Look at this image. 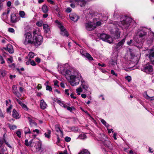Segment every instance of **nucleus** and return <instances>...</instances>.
Returning a JSON list of instances; mask_svg holds the SVG:
<instances>
[{"label":"nucleus","instance_id":"f257e3e1","mask_svg":"<svg viewBox=\"0 0 154 154\" xmlns=\"http://www.w3.org/2000/svg\"><path fill=\"white\" fill-rule=\"evenodd\" d=\"M64 75L72 86H74L78 85L80 81L82 83L81 87L84 89L85 92L88 93V94H91V91L89 90L87 83L83 80L80 74L77 70L74 69H69L66 71Z\"/></svg>","mask_w":154,"mask_h":154},{"label":"nucleus","instance_id":"f03ea898","mask_svg":"<svg viewBox=\"0 0 154 154\" xmlns=\"http://www.w3.org/2000/svg\"><path fill=\"white\" fill-rule=\"evenodd\" d=\"M113 18L115 20L113 23V25H117L118 26L122 28L128 29L131 27L134 22V21L131 18L122 16H120L119 15L116 14L115 13L113 16Z\"/></svg>","mask_w":154,"mask_h":154},{"label":"nucleus","instance_id":"7ed1b4c3","mask_svg":"<svg viewBox=\"0 0 154 154\" xmlns=\"http://www.w3.org/2000/svg\"><path fill=\"white\" fill-rule=\"evenodd\" d=\"M24 39L23 41V43L26 45H32L33 39L32 33L30 32L25 33L24 35Z\"/></svg>","mask_w":154,"mask_h":154},{"label":"nucleus","instance_id":"20e7f679","mask_svg":"<svg viewBox=\"0 0 154 154\" xmlns=\"http://www.w3.org/2000/svg\"><path fill=\"white\" fill-rule=\"evenodd\" d=\"M147 29L146 28H143L141 29H140L138 32L137 35L139 36L140 40H142L141 42L144 41V39L146 37V32Z\"/></svg>","mask_w":154,"mask_h":154},{"label":"nucleus","instance_id":"39448f33","mask_svg":"<svg viewBox=\"0 0 154 154\" xmlns=\"http://www.w3.org/2000/svg\"><path fill=\"white\" fill-rule=\"evenodd\" d=\"M112 36L115 39L119 38L121 32L118 28H115L110 31Z\"/></svg>","mask_w":154,"mask_h":154},{"label":"nucleus","instance_id":"423d86ee","mask_svg":"<svg viewBox=\"0 0 154 154\" xmlns=\"http://www.w3.org/2000/svg\"><path fill=\"white\" fill-rule=\"evenodd\" d=\"M33 40V44L35 46L40 45L43 42V37L40 35H37Z\"/></svg>","mask_w":154,"mask_h":154},{"label":"nucleus","instance_id":"0eeeda50","mask_svg":"<svg viewBox=\"0 0 154 154\" xmlns=\"http://www.w3.org/2000/svg\"><path fill=\"white\" fill-rule=\"evenodd\" d=\"M100 38L102 40L105 41L109 43H111L113 42L112 38L110 37L108 35L105 34H102L100 36Z\"/></svg>","mask_w":154,"mask_h":154},{"label":"nucleus","instance_id":"6e6552de","mask_svg":"<svg viewBox=\"0 0 154 154\" xmlns=\"http://www.w3.org/2000/svg\"><path fill=\"white\" fill-rule=\"evenodd\" d=\"M85 27L88 30L91 31L94 29L96 28V26L95 23L90 22L86 23Z\"/></svg>","mask_w":154,"mask_h":154},{"label":"nucleus","instance_id":"1a4fd4ad","mask_svg":"<svg viewBox=\"0 0 154 154\" xmlns=\"http://www.w3.org/2000/svg\"><path fill=\"white\" fill-rule=\"evenodd\" d=\"M141 69L146 73H149L152 71L153 69L152 65H148L143 67L141 68Z\"/></svg>","mask_w":154,"mask_h":154},{"label":"nucleus","instance_id":"9d476101","mask_svg":"<svg viewBox=\"0 0 154 154\" xmlns=\"http://www.w3.org/2000/svg\"><path fill=\"white\" fill-rule=\"evenodd\" d=\"M58 27L60 30V34L63 36L67 37L69 35V34L63 26L61 24H60Z\"/></svg>","mask_w":154,"mask_h":154},{"label":"nucleus","instance_id":"9b49d317","mask_svg":"<svg viewBox=\"0 0 154 154\" xmlns=\"http://www.w3.org/2000/svg\"><path fill=\"white\" fill-rule=\"evenodd\" d=\"M149 54L147 55L152 63L154 64V49L150 50Z\"/></svg>","mask_w":154,"mask_h":154},{"label":"nucleus","instance_id":"f8f14e48","mask_svg":"<svg viewBox=\"0 0 154 154\" xmlns=\"http://www.w3.org/2000/svg\"><path fill=\"white\" fill-rule=\"evenodd\" d=\"M70 19L74 22H76L79 18V17L75 13H71L69 14Z\"/></svg>","mask_w":154,"mask_h":154},{"label":"nucleus","instance_id":"ddd939ff","mask_svg":"<svg viewBox=\"0 0 154 154\" xmlns=\"http://www.w3.org/2000/svg\"><path fill=\"white\" fill-rule=\"evenodd\" d=\"M125 38H123L122 40L116 44V48L117 49H120L125 43Z\"/></svg>","mask_w":154,"mask_h":154},{"label":"nucleus","instance_id":"4468645a","mask_svg":"<svg viewBox=\"0 0 154 154\" xmlns=\"http://www.w3.org/2000/svg\"><path fill=\"white\" fill-rule=\"evenodd\" d=\"M18 21V19L15 14H12L11 16V21L12 23H15Z\"/></svg>","mask_w":154,"mask_h":154},{"label":"nucleus","instance_id":"2eb2a0df","mask_svg":"<svg viewBox=\"0 0 154 154\" xmlns=\"http://www.w3.org/2000/svg\"><path fill=\"white\" fill-rule=\"evenodd\" d=\"M12 88L13 93L16 95L18 97H20V94L17 91L16 86L15 85H14L13 86Z\"/></svg>","mask_w":154,"mask_h":154},{"label":"nucleus","instance_id":"dca6fc26","mask_svg":"<svg viewBox=\"0 0 154 154\" xmlns=\"http://www.w3.org/2000/svg\"><path fill=\"white\" fill-rule=\"evenodd\" d=\"M4 49L6 50H7L10 53H13L14 52V50L11 44H8L7 45L6 48Z\"/></svg>","mask_w":154,"mask_h":154},{"label":"nucleus","instance_id":"f3484780","mask_svg":"<svg viewBox=\"0 0 154 154\" xmlns=\"http://www.w3.org/2000/svg\"><path fill=\"white\" fill-rule=\"evenodd\" d=\"M74 2H77L78 5L81 7L83 6L86 3L85 0H74Z\"/></svg>","mask_w":154,"mask_h":154},{"label":"nucleus","instance_id":"a211bd4d","mask_svg":"<svg viewBox=\"0 0 154 154\" xmlns=\"http://www.w3.org/2000/svg\"><path fill=\"white\" fill-rule=\"evenodd\" d=\"M12 116L16 119H19L20 118L18 112L15 109H13V110Z\"/></svg>","mask_w":154,"mask_h":154},{"label":"nucleus","instance_id":"6ab92c4d","mask_svg":"<svg viewBox=\"0 0 154 154\" xmlns=\"http://www.w3.org/2000/svg\"><path fill=\"white\" fill-rule=\"evenodd\" d=\"M55 128L56 131L57 132H60V136L61 137H63V131L60 129V125L59 124H57L55 126Z\"/></svg>","mask_w":154,"mask_h":154},{"label":"nucleus","instance_id":"aec40b11","mask_svg":"<svg viewBox=\"0 0 154 154\" xmlns=\"http://www.w3.org/2000/svg\"><path fill=\"white\" fill-rule=\"evenodd\" d=\"M40 105L41 108L42 109H45L47 106L46 103L43 100H40Z\"/></svg>","mask_w":154,"mask_h":154},{"label":"nucleus","instance_id":"412c9836","mask_svg":"<svg viewBox=\"0 0 154 154\" xmlns=\"http://www.w3.org/2000/svg\"><path fill=\"white\" fill-rule=\"evenodd\" d=\"M104 145L106 147L109 149L111 148V144L110 141L108 140H105L103 143Z\"/></svg>","mask_w":154,"mask_h":154},{"label":"nucleus","instance_id":"4be33fe9","mask_svg":"<svg viewBox=\"0 0 154 154\" xmlns=\"http://www.w3.org/2000/svg\"><path fill=\"white\" fill-rule=\"evenodd\" d=\"M82 54V56L86 57L89 60L91 61L93 60V57H91V55L89 53H85V54Z\"/></svg>","mask_w":154,"mask_h":154},{"label":"nucleus","instance_id":"5701e85b","mask_svg":"<svg viewBox=\"0 0 154 154\" xmlns=\"http://www.w3.org/2000/svg\"><path fill=\"white\" fill-rule=\"evenodd\" d=\"M43 28L45 32L46 33H48L50 30V29L48 25L47 24H43Z\"/></svg>","mask_w":154,"mask_h":154},{"label":"nucleus","instance_id":"b1692460","mask_svg":"<svg viewBox=\"0 0 154 154\" xmlns=\"http://www.w3.org/2000/svg\"><path fill=\"white\" fill-rule=\"evenodd\" d=\"M33 139L31 140L29 142L28 140L26 139L25 140V144L27 146H31V144L33 143Z\"/></svg>","mask_w":154,"mask_h":154},{"label":"nucleus","instance_id":"393cba45","mask_svg":"<svg viewBox=\"0 0 154 154\" xmlns=\"http://www.w3.org/2000/svg\"><path fill=\"white\" fill-rule=\"evenodd\" d=\"M42 10L44 13H46L48 11V8L46 5H44L42 7Z\"/></svg>","mask_w":154,"mask_h":154},{"label":"nucleus","instance_id":"a878e982","mask_svg":"<svg viewBox=\"0 0 154 154\" xmlns=\"http://www.w3.org/2000/svg\"><path fill=\"white\" fill-rule=\"evenodd\" d=\"M42 148V143L40 141H39L38 144L36 146V148L38 151H39Z\"/></svg>","mask_w":154,"mask_h":154},{"label":"nucleus","instance_id":"bb28decb","mask_svg":"<svg viewBox=\"0 0 154 154\" xmlns=\"http://www.w3.org/2000/svg\"><path fill=\"white\" fill-rule=\"evenodd\" d=\"M144 97L147 100L150 99L151 100H154V96L152 97H149L146 93L144 94Z\"/></svg>","mask_w":154,"mask_h":154},{"label":"nucleus","instance_id":"cd10ccee","mask_svg":"<svg viewBox=\"0 0 154 154\" xmlns=\"http://www.w3.org/2000/svg\"><path fill=\"white\" fill-rule=\"evenodd\" d=\"M8 126L9 128L11 130H14L15 129L17 128V127L16 125L11 124H8Z\"/></svg>","mask_w":154,"mask_h":154},{"label":"nucleus","instance_id":"c85d7f7f","mask_svg":"<svg viewBox=\"0 0 154 154\" xmlns=\"http://www.w3.org/2000/svg\"><path fill=\"white\" fill-rule=\"evenodd\" d=\"M24 133L25 134H30L31 132L30 131L29 128L28 127H26L24 128Z\"/></svg>","mask_w":154,"mask_h":154},{"label":"nucleus","instance_id":"c756f323","mask_svg":"<svg viewBox=\"0 0 154 154\" xmlns=\"http://www.w3.org/2000/svg\"><path fill=\"white\" fill-rule=\"evenodd\" d=\"M51 133V131L49 130L47 131V133H45L44 134L45 137L48 138H49L50 137V134Z\"/></svg>","mask_w":154,"mask_h":154},{"label":"nucleus","instance_id":"7c9ffc66","mask_svg":"<svg viewBox=\"0 0 154 154\" xmlns=\"http://www.w3.org/2000/svg\"><path fill=\"white\" fill-rule=\"evenodd\" d=\"M79 154H90V152L87 149H83Z\"/></svg>","mask_w":154,"mask_h":154},{"label":"nucleus","instance_id":"2f4dec72","mask_svg":"<svg viewBox=\"0 0 154 154\" xmlns=\"http://www.w3.org/2000/svg\"><path fill=\"white\" fill-rule=\"evenodd\" d=\"M58 103L61 106L63 107L64 108H66V105L64 104L61 101L59 100L58 101Z\"/></svg>","mask_w":154,"mask_h":154},{"label":"nucleus","instance_id":"473e14b6","mask_svg":"<svg viewBox=\"0 0 154 154\" xmlns=\"http://www.w3.org/2000/svg\"><path fill=\"white\" fill-rule=\"evenodd\" d=\"M79 137L80 139H86L87 137L85 134L83 133L80 134L79 136Z\"/></svg>","mask_w":154,"mask_h":154},{"label":"nucleus","instance_id":"72a5a7b5","mask_svg":"<svg viewBox=\"0 0 154 154\" xmlns=\"http://www.w3.org/2000/svg\"><path fill=\"white\" fill-rule=\"evenodd\" d=\"M19 15L20 17L22 18H24L25 15L24 12L23 11H19Z\"/></svg>","mask_w":154,"mask_h":154},{"label":"nucleus","instance_id":"f704fd0d","mask_svg":"<svg viewBox=\"0 0 154 154\" xmlns=\"http://www.w3.org/2000/svg\"><path fill=\"white\" fill-rule=\"evenodd\" d=\"M101 122L106 127H108L109 125L106 123V121L103 119H101Z\"/></svg>","mask_w":154,"mask_h":154},{"label":"nucleus","instance_id":"c9c22d12","mask_svg":"<svg viewBox=\"0 0 154 154\" xmlns=\"http://www.w3.org/2000/svg\"><path fill=\"white\" fill-rule=\"evenodd\" d=\"M28 56L30 59V58H33L35 56V54L34 53L32 52H30L29 53Z\"/></svg>","mask_w":154,"mask_h":154},{"label":"nucleus","instance_id":"e433bc0d","mask_svg":"<svg viewBox=\"0 0 154 154\" xmlns=\"http://www.w3.org/2000/svg\"><path fill=\"white\" fill-rule=\"evenodd\" d=\"M110 63L112 65H115L116 63V60L115 59L113 60V59H112L110 61Z\"/></svg>","mask_w":154,"mask_h":154},{"label":"nucleus","instance_id":"4c0bfd02","mask_svg":"<svg viewBox=\"0 0 154 154\" xmlns=\"http://www.w3.org/2000/svg\"><path fill=\"white\" fill-rule=\"evenodd\" d=\"M22 106V108L26 110H28V108L27 107V106L24 103H23L21 105Z\"/></svg>","mask_w":154,"mask_h":154},{"label":"nucleus","instance_id":"58836bf2","mask_svg":"<svg viewBox=\"0 0 154 154\" xmlns=\"http://www.w3.org/2000/svg\"><path fill=\"white\" fill-rule=\"evenodd\" d=\"M66 108L68 110L70 111L71 112H72V110L74 109V108L73 107H71L68 106L67 105L66 107Z\"/></svg>","mask_w":154,"mask_h":154},{"label":"nucleus","instance_id":"ea45409f","mask_svg":"<svg viewBox=\"0 0 154 154\" xmlns=\"http://www.w3.org/2000/svg\"><path fill=\"white\" fill-rule=\"evenodd\" d=\"M36 25L37 26L40 27L42 26V21H38L36 23Z\"/></svg>","mask_w":154,"mask_h":154},{"label":"nucleus","instance_id":"a19ab883","mask_svg":"<svg viewBox=\"0 0 154 154\" xmlns=\"http://www.w3.org/2000/svg\"><path fill=\"white\" fill-rule=\"evenodd\" d=\"M46 89L47 91H51L52 90L51 87L49 85H47L46 88Z\"/></svg>","mask_w":154,"mask_h":154},{"label":"nucleus","instance_id":"79ce46f5","mask_svg":"<svg viewBox=\"0 0 154 154\" xmlns=\"http://www.w3.org/2000/svg\"><path fill=\"white\" fill-rule=\"evenodd\" d=\"M16 134H17V135L19 137H21V132L19 130L17 131L16 132Z\"/></svg>","mask_w":154,"mask_h":154},{"label":"nucleus","instance_id":"37998d69","mask_svg":"<svg viewBox=\"0 0 154 154\" xmlns=\"http://www.w3.org/2000/svg\"><path fill=\"white\" fill-rule=\"evenodd\" d=\"M38 32V30H34L33 31V33L34 35V38H35V37L37 36V33Z\"/></svg>","mask_w":154,"mask_h":154},{"label":"nucleus","instance_id":"c03bdc74","mask_svg":"<svg viewBox=\"0 0 154 154\" xmlns=\"http://www.w3.org/2000/svg\"><path fill=\"white\" fill-rule=\"evenodd\" d=\"M72 11V9L70 7L67 8L66 9V11L68 13L71 12Z\"/></svg>","mask_w":154,"mask_h":154},{"label":"nucleus","instance_id":"a18cd8bd","mask_svg":"<svg viewBox=\"0 0 154 154\" xmlns=\"http://www.w3.org/2000/svg\"><path fill=\"white\" fill-rule=\"evenodd\" d=\"M27 118L29 120V122H31V123H33V124H34V125H37V124L36 123H35V122L34 121H33L32 119H30V118L29 117H27Z\"/></svg>","mask_w":154,"mask_h":154},{"label":"nucleus","instance_id":"49530a36","mask_svg":"<svg viewBox=\"0 0 154 154\" xmlns=\"http://www.w3.org/2000/svg\"><path fill=\"white\" fill-rule=\"evenodd\" d=\"M126 79L128 81V82H129L131 81V77L130 76H127L125 77Z\"/></svg>","mask_w":154,"mask_h":154},{"label":"nucleus","instance_id":"de8ad7c7","mask_svg":"<svg viewBox=\"0 0 154 154\" xmlns=\"http://www.w3.org/2000/svg\"><path fill=\"white\" fill-rule=\"evenodd\" d=\"M65 140L66 142H68L70 141L71 139L70 137H65Z\"/></svg>","mask_w":154,"mask_h":154},{"label":"nucleus","instance_id":"09e8293b","mask_svg":"<svg viewBox=\"0 0 154 154\" xmlns=\"http://www.w3.org/2000/svg\"><path fill=\"white\" fill-rule=\"evenodd\" d=\"M147 42L148 43H149V44L151 43V42H152V38H151L150 37L149 38V39H148V38H147Z\"/></svg>","mask_w":154,"mask_h":154},{"label":"nucleus","instance_id":"8fccbe9b","mask_svg":"<svg viewBox=\"0 0 154 154\" xmlns=\"http://www.w3.org/2000/svg\"><path fill=\"white\" fill-rule=\"evenodd\" d=\"M5 143V144L8 146L10 148H11V146L9 144L8 142H7L6 140V139H4V141Z\"/></svg>","mask_w":154,"mask_h":154},{"label":"nucleus","instance_id":"3c124183","mask_svg":"<svg viewBox=\"0 0 154 154\" xmlns=\"http://www.w3.org/2000/svg\"><path fill=\"white\" fill-rule=\"evenodd\" d=\"M54 85L55 86H56L57 87H59V85H58V84L59 82L57 80H56L55 81H54Z\"/></svg>","mask_w":154,"mask_h":154},{"label":"nucleus","instance_id":"603ef678","mask_svg":"<svg viewBox=\"0 0 154 154\" xmlns=\"http://www.w3.org/2000/svg\"><path fill=\"white\" fill-rule=\"evenodd\" d=\"M30 63L31 65L32 66H35L36 65V63H35V61L33 60L30 61Z\"/></svg>","mask_w":154,"mask_h":154},{"label":"nucleus","instance_id":"864d4df0","mask_svg":"<svg viewBox=\"0 0 154 154\" xmlns=\"http://www.w3.org/2000/svg\"><path fill=\"white\" fill-rule=\"evenodd\" d=\"M0 72L1 75L3 77L5 75L6 73L4 70Z\"/></svg>","mask_w":154,"mask_h":154},{"label":"nucleus","instance_id":"5fc2aeb1","mask_svg":"<svg viewBox=\"0 0 154 154\" xmlns=\"http://www.w3.org/2000/svg\"><path fill=\"white\" fill-rule=\"evenodd\" d=\"M15 100H16V101H17L20 106L22 105V104L23 103L20 100H18L17 98H16Z\"/></svg>","mask_w":154,"mask_h":154},{"label":"nucleus","instance_id":"6e6d98bb","mask_svg":"<svg viewBox=\"0 0 154 154\" xmlns=\"http://www.w3.org/2000/svg\"><path fill=\"white\" fill-rule=\"evenodd\" d=\"M76 91L79 92H82V87H79V88L76 89Z\"/></svg>","mask_w":154,"mask_h":154},{"label":"nucleus","instance_id":"4d7b16f0","mask_svg":"<svg viewBox=\"0 0 154 154\" xmlns=\"http://www.w3.org/2000/svg\"><path fill=\"white\" fill-rule=\"evenodd\" d=\"M8 31L11 32H14V29L12 28H10L8 29Z\"/></svg>","mask_w":154,"mask_h":154},{"label":"nucleus","instance_id":"13d9d810","mask_svg":"<svg viewBox=\"0 0 154 154\" xmlns=\"http://www.w3.org/2000/svg\"><path fill=\"white\" fill-rule=\"evenodd\" d=\"M102 24V23L100 21H97L96 23L95 24V25L96 26H100Z\"/></svg>","mask_w":154,"mask_h":154},{"label":"nucleus","instance_id":"bf43d9fd","mask_svg":"<svg viewBox=\"0 0 154 154\" xmlns=\"http://www.w3.org/2000/svg\"><path fill=\"white\" fill-rule=\"evenodd\" d=\"M111 73L113 75H115L116 76H117V74L115 73L114 71L113 70H112L111 71Z\"/></svg>","mask_w":154,"mask_h":154},{"label":"nucleus","instance_id":"052dcab7","mask_svg":"<svg viewBox=\"0 0 154 154\" xmlns=\"http://www.w3.org/2000/svg\"><path fill=\"white\" fill-rule=\"evenodd\" d=\"M35 61L38 63H39L41 62V59L38 57H37L35 58Z\"/></svg>","mask_w":154,"mask_h":154},{"label":"nucleus","instance_id":"680f3d73","mask_svg":"<svg viewBox=\"0 0 154 154\" xmlns=\"http://www.w3.org/2000/svg\"><path fill=\"white\" fill-rule=\"evenodd\" d=\"M7 61L8 63H11L12 62L13 60L12 58H8Z\"/></svg>","mask_w":154,"mask_h":154},{"label":"nucleus","instance_id":"e2e57ef3","mask_svg":"<svg viewBox=\"0 0 154 154\" xmlns=\"http://www.w3.org/2000/svg\"><path fill=\"white\" fill-rule=\"evenodd\" d=\"M98 65L99 66H101L102 67H105L106 66V65L103 63L101 64L100 63H98Z\"/></svg>","mask_w":154,"mask_h":154},{"label":"nucleus","instance_id":"0e129e2a","mask_svg":"<svg viewBox=\"0 0 154 154\" xmlns=\"http://www.w3.org/2000/svg\"><path fill=\"white\" fill-rule=\"evenodd\" d=\"M14 4L15 5L17 6L19 5L20 3L18 0H16L14 2Z\"/></svg>","mask_w":154,"mask_h":154},{"label":"nucleus","instance_id":"69168bd1","mask_svg":"<svg viewBox=\"0 0 154 154\" xmlns=\"http://www.w3.org/2000/svg\"><path fill=\"white\" fill-rule=\"evenodd\" d=\"M133 40H131L130 41H128L127 42V44L128 45H131L132 43Z\"/></svg>","mask_w":154,"mask_h":154},{"label":"nucleus","instance_id":"338daca9","mask_svg":"<svg viewBox=\"0 0 154 154\" xmlns=\"http://www.w3.org/2000/svg\"><path fill=\"white\" fill-rule=\"evenodd\" d=\"M33 132H36L37 134H39V131L38 129H35V130H33Z\"/></svg>","mask_w":154,"mask_h":154},{"label":"nucleus","instance_id":"774afa93","mask_svg":"<svg viewBox=\"0 0 154 154\" xmlns=\"http://www.w3.org/2000/svg\"><path fill=\"white\" fill-rule=\"evenodd\" d=\"M11 2L10 1H8L7 2V5L8 7H10L11 6Z\"/></svg>","mask_w":154,"mask_h":154}]
</instances>
